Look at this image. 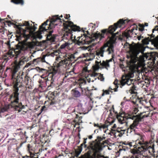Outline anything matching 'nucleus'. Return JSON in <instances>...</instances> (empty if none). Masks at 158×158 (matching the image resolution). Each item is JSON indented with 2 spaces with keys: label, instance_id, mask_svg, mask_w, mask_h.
<instances>
[{
  "label": "nucleus",
  "instance_id": "obj_1",
  "mask_svg": "<svg viewBox=\"0 0 158 158\" xmlns=\"http://www.w3.org/2000/svg\"><path fill=\"white\" fill-rule=\"evenodd\" d=\"M145 50V48L140 44H135L131 48L130 52L129 55H127V57L129 59L128 65L131 72L128 73L126 76H122L120 81L121 84L122 86L126 84L130 85L132 84V82L133 80L130 78L134 77V72L135 69L137 67L144 66V58H142V59H139L137 56L140 52L143 54Z\"/></svg>",
  "mask_w": 158,
  "mask_h": 158
},
{
  "label": "nucleus",
  "instance_id": "obj_2",
  "mask_svg": "<svg viewBox=\"0 0 158 158\" xmlns=\"http://www.w3.org/2000/svg\"><path fill=\"white\" fill-rule=\"evenodd\" d=\"M98 142L93 141L90 143L88 147L85 144L87 138L84 139L83 143L81 144V147L79 148V151L78 153L76 152L77 156L81 153L83 146L85 148H87V150H88L86 156H82L80 158H108V157L104 156L101 153L103 148L105 146L104 144L107 143L106 141L101 142V141L105 138L98 137Z\"/></svg>",
  "mask_w": 158,
  "mask_h": 158
},
{
  "label": "nucleus",
  "instance_id": "obj_3",
  "mask_svg": "<svg viewBox=\"0 0 158 158\" xmlns=\"http://www.w3.org/2000/svg\"><path fill=\"white\" fill-rule=\"evenodd\" d=\"M139 136V140L137 143L140 145L137 149H133L131 150L132 156H130V158H141V155L146 156L151 155L155 152L154 145L152 146L147 141H145L143 135L138 134Z\"/></svg>",
  "mask_w": 158,
  "mask_h": 158
},
{
  "label": "nucleus",
  "instance_id": "obj_4",
  "mask_svg": "<svg viewBox=\"0 0 158 158\" xmlns=\"http://www.w3.org/2000/svg\"><path fill=\"white\" fill-rule=\"evenodd\" d=\"M48 20H47L45 22L43 23L40 26L39 31L36 32H34L35 28L32 26H30L28 22L24 21L20 25L21 26H25L27 27L25 29H21V31L22 32L23 36L27 39H29L30 37H33L34 38L36 39H41L42 38L41 34L44 31H46V29L45 26L47 25V22Z\"/></svg>",
  "mask_w": 158,
  "mask_h": 158
},
{
  "label": "nucleus",
  "instance_id": "obj_5",
  "mask_svg": "<svg viewBox=\"0 0 158 158\" xmlns=\"http://www.w3.org/2000/svg\"><path fill=\"white\" fill-rule=\"evenodd\" d=\"M145 112L141 113L139 115H134L130 114H121L117 116V119L119 123L121 124H125L127 125V120L129 119L134 120L133 123L131 124L129 128L127 130V132H128L129 130H131L130 132H131L134 129L136 128L139 122L141 121L142 119L149 116L148 114L147 115L143 114Z\"/></svg>",
  "mask_w": 158,
  "mask_h": 158
},
{
  "label": "nucleus",
  "instance_id": "obj_6",
  "mask_svg": "<svg viewBox=\"0 0 158 158\" xmlns=\"http://www.w3.org/2000/svg\"><path fill=\"white\" fill-rule=\"evenodd\" d=\"M32 47V46L29 44L28 45L19 44L16 46V48L14 50L10 49L6 54V56L9 59L12 58H16L19 54H24L26 52L30 50Z\"/></svg>",
  "mask_w": 158,
  "mask_h": 158
},
{
  "label": "nucleus",
  "instance_id": "obj_7",
  "mask_svg": "<svg viewBox=\"0 0 158 158\" xmlns=\"http://www.w3.org/2000/svg\"><path fill=\"white\" fill-rule=\"evenodd\" d=\"M15 88L14 92L10 96V100L12 107L14 109L18 112H20L22 109L25 108L24 105H22L21 102V99L19 96V93H18V87Z\"/></svg>",
  "mask_w": 158,
  "mask_h": 158
},
{
  "label": "nucleus",
  "instance_id": "obj_8",
  "mask_svg": "<svg viewBox=\"0 0 158 158\" xmlns=\"http://www.w3.org/2000/svg\"><path fill=\"white\" fill-rule=\"evenodd\" d=\"M126 20H123V19H120L117 23L114 24V25L110 26L108 29L103 30L102 31L101 33H98L96 34H98V37L100 38V40L104 37V34L105 33H110L112 35V37L114 38L116 35H121V34H119V32H117L115 34L113 33L116 29L118 27H120L122 26L125 23Z\"/></svg>",
  "mask_w": 158,
  "mask_h": 158
},
{
  "label": "nucleus",
  "instance_id": "obj_9",
  "mask_svg": "<svg viewBox=\"0 0 158 158\" xmlns=\"http://www.w3.org/2000/svg\"><path fill=\"white\" fill-rule=\"evenodd\" d=\"M64 31L66 32L62 36L63 40H70L71 39L72 31H80V27L74 25L73 23L68 21L64 24Z\"/></svg>",
  "mask_w": 158,
  "mask_h": 158
},
{
  "label": "nucleus",
  "instance_id": "obj_10",
  "mask_svg": "<svg viewBox=\"0 0 158 158\" xmlns=\"http://www.w3.org/2000/svg\"><path fill=\"white\" fill-rule=\"evenodd\" d=\"M20 61L18 63H16L15 65L13 66L11 69L12 78L11 79L13 81V83L14 84V87H18V83L23 81V78L22 76V74L20 76L18 75L16 76L15 74L20 68L21 63Z\"/></svg>",
  "mask_w": 158,
  "mask_h": 158
},
{
  "label": "nucleus",
  "instance_id": "obj_11",
  "mask_svg": "<svg viewBox=\"0 0 158 158\" xmlns=\"http://www.w3.org/2000/svg\"><path fill=\"white\" fill-rule=\"evenodd\" d=\"M114 52V47L113 44H110L108 42L100 49L96 51V56H100L102 58L104 56V53L107 52L108 54H113Z\"/></svg>",
  "mask_w": 158,
  "mask_h": 158
},
{
  "label": "nucleus",
  "instance_id": "obj_12",
  "mask_svg": "<svg viewBox=\"0 0 158 158\" xmlns=\"http://www.w3.org/2000/svg\"><path fill=\"white\" fill-rule=\"evenodd\" d=\"M77 38L78 39L77 40V44L79 45L89 44L92 42L94 40L90 38L86 37L84 36L78 37Z\"/></svg>",
  "mask_w": 158,
  "mask_h": 158
},
{
  "label": "nucleus",
  "instance_id": "obj_13",
  "mask_svg": "<svg viewBox=\"0 0 158 158\" xmlns=\"http://www.w3.org/2000/svg\"><path fill=\"white\" fill-rule=\"evenodd\" d=\"M97 56V60L95 61V63L100 64V65L102 67L105 68L107 69L110 67L109 62L112 61V58L109 60H107L106 61L102 60V62L101 60L102 58L100 56Z\"/></svg>",
  "mask_w": 158,
  "mask_h": 158
},
{
  "label": "nucleus",
  "instance_id": "obj_14",
  "mask_svg": "<svg viewBox=\"0 0 158 158\" xmlns=\"http://www.w3.org/2000/svg\"><path fill=\"white\" fill-rule=\"evenodd\" d=\"M150 42L153 44L154 46L158 49V37L154 38L153 36H149L144 39L143 42L144 44H147Z\"/></svg>",
  "mask_w": 158,
  "mask_h": 158
},
{
  "label": "nucleus",
  "instance_id": "obj_15",
  "mask_svg": "<svg viewBox=\"0 0 158 158\" xmlns=\"http://www.w3.org/2000/svg\"><path fill=\"white\" fill-rule=\"evenodd\" d=\"M61 19L58 16V15L53 16L52 18H51V20L50 21V24L48 27L49 29H52L54 27V23L57 22H62L61 21Z\"/></svg>",
  "mask_w": 158,
  "mask_h": 158
},
{
  "label": "nucleus",
  "instance_id": "obj_16",
  "mask_svg": "<svg viewBox=\"0 0 158 158\" xmlns=\"http://www.w3.org/2000/svg\"><path fill=\"white\" fill-rule=\"evenodd\" d=\"M114 85H116V88H114L113 89H112L110 87L108 90H106L103 91V92L102 94V96H104L105 94H109L110 93H112L113 92L111 91V90H114V91H117V88L118 87V86L117 85L118 84V80L116 79L114 81Z\"/></svg>",
  "mask_w": 158,
  "mask_h": 158
},
{
  "label": "nucleus",
  "instance_id": "obj_17",
  "mask_svg": "<svg viewBox=\"0 0 158 158\" xmlns=\"http://www.w3.org/2000/svg\"><path fill=\"white\" fill-rule=\"evenodd\" d=\"M78 52H76L73 54L71 55H69L68 54H65L64 56V57H65V58L67 59V60H72L76 58L75 56L77 54Z\"/></svg>",
  "mask_w": 158,
  "mask_h": 158
},
{
  "label": "nucleus",
  "instance_id": "obj_18",
  "mask_svg": "<svg viewBox=\"0 0 158 158\" xmlns=\"http://www.w3.org/2000/svg\"><path fill=\"white\" fill-rule=\"evenodd\" d=\"M53 31H50L48 34L47 35V38L48 40L53 42L55 41L56 36L54 35H52V34Z\"/></svg>",
  "mask_w": 158,
  "mask_h": 158
},
{
  "label": "nucleus",
  "instance_id": "obj_19",
  "mask_svg": "<svg viewBox=\"0 0 158 158\" xmlns=\"http://www.w3.org/2000/svg\"><path fill=\"white\" fill-rule=\"evenodd\" d=\"M45 80H47L45 81L46 83H47L48 81H51V84L50 85L48 86V87L54 86L53 82L54 80L53 79V75L52 74H50L49 77L46 78Z\"/></svg>",
  "mask_w": 158,
  "mask_h": 158
},
{
  "label": "nucleus",
  "instance_id": "obj_20",
  "mask_svg": "<svg viewBox=\"0 0 158 158\" xmlns=\"http://www.w3.org/2000/svg\"><path fill=\"white\" fill-rule=\"evenodd\" d=\"M11 107V106L9 104L0 107V114L1 113H4L8 111V110Z\"/></svg>",
  "mask_w": 158,
  "mask_h": 158
},
{
  "label": "nucleus",
  "instance_id": "obj_21",
  "mask_svg": "<svg viewBox=\"0 0 158 158\" xmlns=\"http://www.w3.org/2000/svg\"><path fill=\"white\" fill-rule=\"evenodd\" d=\"M71 44L69 43L66 42L64 44H62L60 46V48L61 50L63 49L64 48H66L68 50L70 49V46Z\"/></svg>",
  "mask_w": 158,
  "mask_h": 158
},
{
  "label": "nucleus",
  "instance_id": "obj_22",
  "mask_svg": "<svg viewBox=\"0 0 158 158\" xmlns=\"http://www.w3.org/2000/svg\"><path fill=\"white\" fill-rule=\"evenodd\" d=\"M71 92L72 95L75 97L78 98L81 96V93L76 88L73 89Z\"/></svg>",
  "mask_w": 158,
  "mask_h": 158
},
{
  "label": "nucleus",
  "instance_id": "obj_23",
  "mask_svg": "<svg viewBox=\"0 0 158 158\" xmlns=\"http://www.w3.org/2000/svg\"><path fill=\"white\" fill-rule=\"evenodd\" d=\"M134 29H132L131 31L130 30H128L125 31L122 33V35L123 37H125L127 39H128L129 37H131L130 34L133 31Z\"/></svg>",
  "mask_w": 158,
  "mask_h": 158
},
{
  "label": "nucleus",
  "instance_id": "obj_24",
  "mask_svg": "<svg viewBox=\"0 0 158 158\" xmlns=\"http://www.w3.org/2000/svg\"><path fill=\"white\" fill-rule=\"evenodd\" d=\"M95 44H92L91 45H90L88 47L85 46L81 47V49L82 50H88L89 51L90 50H92L94 49L93 47L94 46Z\"/></svg>",
  "mask_w": 158,
  "mask_h": 158
},
{
  "label": "nucleus",
  "instance_id": "obj_25",
  "mask_svg": "<svg viewBox=\"0 0 158 158\" xmlns=\"http://www.w3.org/2000/svg\"><path fill=\"white\" fill-rule=\"evenodd\" d=\"M64 58L63 60H61L59 63V66H61L62 64H65L68 63V60L65 57H64Z\"/></svg>",
  "mask_w": 158,
  "mask_h": 158
},
{
  "label": "nucleus",
  "instance_id": "obj_26",
  "mask_svg": "<svg viewBox=\"0 0 158 158\" xmlns=\"http://www.w3.org/2000/svg\"><path fill=\"white\" fill-rule=\"evenodd\" d=\"M75 111V109L74 107L70 106L68 108L67 111L69 114L74 113Z\"/></svg>",
  "mask_w": 158,
  "mask_h": 158
},
{
  "label": "nucleus",
  "instance_id": "obj_27",
  "mask_svg": "<svg viewBox=\"0 0 158 158\" xmlns=\"http://www.w3.org/2000/svg\"><path fill=\"white\" fill-rule=\"evenodd\" d=\"M11 2L15 4H21V5L23 4V0H11Z\"/></svg>",
  "mask_w": 158,
  "mask_h": 158
},
{
  "label": "nucleus",
  "instance_id": "obj_28",
  "mask_svg": "<svg viewBox=\"0 0 158 158\" xmlns=\"http://www.w3.org/2000/svg\"><path fill=\"white\" fill-rule=\"evenodd\" d=\"M95 63V65L93 66L94 70L95 71L98 70L100 68L99 64L98 63Z\"/></svg>",
  "mask_w": 158,
  "mask_h": 158
},
{
  "label": "nucleus",
  "instance_id": "obj_29",
  "mask_svg": "<svg viewBox=\"0 0 158 158\" xmlns=\"http://www.w3.org/2000/svg\"><path fill=\"white\" fill-rule=\"evenodd\" d=\"M98 75V73H95V71H94L92 73L89 74L90 76L92 77H94V80L96 79V78H95V77Z\"/></svg>",
  "mask_w": 158,
  "mask_h": 158
},
{
  "label": "nucleus",
  "instance_id": "obj_30",
  "mask_svg": "<svg viewBox=\"0 0 158 158\" xmlns=\"http://www.w3.org/2000/svg\"><path fill=\"white\" fill-rule=\"evenodd\" d=\"M111 123H109V125H110ZM109 126L108 124H103L101 125V127H100L99 129H101V128L105 129L107 128Z\"/></svg>",
  "mask_w": 158,
  "mask_h": 158
},
{
  "label": "nucleus",
  "instance_id": "obj_31",
  "mask_svg": "<svg viewBox=\"0 0 158 158\" xmlns=\"http://www.w3.org/2000/svg\"><path fill=\"white\" fill-rule=\"evenodd\" d=\"M45 56H43V57L41 59H35L34 60V61L35 62L36 61H37L38 60H41L42 62H45Z\"/></svg>",
  "mask_w": 158,
  "mask_h": 158
},
{
  "label": "nucleus",
  "instance_id": "obj_32",
  "mask_svg": "<svg viewBox=\"0 0 158 158\" xmlns=\"http://www.w3.org/2000/svg\"><path fill=\"white\" fill-rule=\"evenodd\" d=\"M115 136H119V137H121L122 135V134L120 133L119 131H117V132L115 133Z\"/></svg>",
  "mask_w": 158,
  "mask_h": 158
},
{
  "label": "nucleus",
  "instance_id": "obj_33",
  "mask_svg": "<svg viewBox=\"0 0 158 158\" xmlns=\"http://www.w3.org/2000/svg\"><path fill=\"white\" fill-rule=\"evenodd\" d=\"M98 80H100L101 81H103L104 78L103 76V75L100 74V75L98 77Z\"/></svg>",
  "mask_w": 158,
  "mask_h": 158
},
{
  "label": "nucleus",
  "instance_id": "obj_34",
  "mask_svg": "<svg viewBox=\"0 0 158 158\" xmlns=\"http://www.w3.org/2000/svg\"><path fill=\"white\" fill-rule=\"evenodd\" d=\"M139 26L140 27L139 28V30L140 31H143L144 30V26L141 24H139Z\"/></svg>",
  "mask_w": 158,
  "mask_h": 158
},
{
  "label": "nucleus",
  "instance_id": "obj_35",
  "mask_svg": "<svg viewBox=\"0 0 158 158\" xmlns=\"http://www.w3.org/2000/svg\"><path fill=\"white\" fill-rule=\"evenodd\" d=\"M138 109L137 108H135L134 109L133 113L135 114L137 113L138 112Z\"/></svg>",
  "mask_w": 158,
  "mask_h": 158
},
{
  "label": "nucleus",
  "instance_id": "obj_36",
  "mask_svg": "<svg viewBox=\"0 0 158 158\" xmlns=\"http://www.w3.org/2000/svg\"><path fill=\"white\" fill-rule=\"evenodd\" d=\"M133 146L134 147V148H132V149H131V150L130 151L131 152V150L132 149H138V147H137V146L136 145H134Z\"/></svg>",
  "mask_w": 158,
  "mask_h": 158
},
{
  "label": "nucleus",
  "instance_id": "obj_37",
  "mask_svg": "<svg viewBox=\"0 0 158 158\" xmlns=\"http://www.w3.org/2000/svg\"><path fill=\"white\" fill-rule=\"evenodd\" d=\"M158 30V26H156L155 27V28L152 30V32H154V31Z\"/></svg>",
  "mask_w": 158,
  "mask_h": 158
},
{
  "label": "nucleus",
  "instance_id": "obj_38",
  "mask_svg": "<svg viewBox=\"0 0 158 158\" xmlns=\"http://www.w3.org/2000/svg\"><path fill=\"white\" fill-rule=\"evenodd\" d=\"M117 125L116 124H114L113 125V126L112 127V129L111 130H114V129H115L116 128Z\"/></svg>",
  "mask_w": 158,
  "mask_h": 158
},
{
  "label": "nucleus",
  "instance_id": "obj_39",
  "mask_svg": "<svg viewBox=\"0 0 158 158\" xmlns=\"http://www.w3.org/2000/svg\"><path fill=\"white\" fill-rule=\"evenodd\" d=\"M70 16L69 15H66L64 16L65 18L66 19H68L69 17Z\"/></svg>",
  "mask_w": 158,
  "mask_h": 158
},
{
  "label": "nucleus",
  "instance_id": "obj_40",
  "mask_svg": "<svg viewBox=\"0 0 158 158\" xmlns=\"http://www.w3.org/2000/svg\"><path fill=\"white\" fill-rule=\"evenodd\" d=\"M125 131V130H121L120 131H119L120 133L121 134H122V135H123V134L124 133V131Z\"/></svg>",
  "mask_w": 158,
  "mask_h": 158
},
{
  "label": "nucleus",
  "instance_id": "obj_41",
  "mask_svg": "<svg viewBox=\"0 0 158 158\" xmlns=\"http://www.w3.org/2000/svg\"><path fill=\"white\" fill-rule=\"evenodd\" d=\"M125 131V130H121L120 131H119L120 133L121 134H122V135H123V134L124 133V131Z\"/></svg>",
  "mask_w": 158,
  "mask_h": 158
},
{
  "label": "nucleus",
  "instance_id": "obj_42",
  "mask_svg": "<svg viewBox=\"0 0 158 158\" xmlns=\"http://www.w3.org/2000/svg\"><path fill=\"white\" fill-rule=\"evenodd\" d=\"M127 144L129 145L130 147H131L133 146L132 143V142H130L127 143Z\"/></svg>",
  "mask_w": 158,
  "mask_h": 158
},
{
  "label": "nucleus",
  "instance_id": "obj_43",
  "mask_svg": "<svg viewBox=\"0 0 158 158\" xmlns=\"http://www.w3.org/2000/svg\"><path fill=\"white\" fill-rule=\"evenodd\" d=\"M127 149V148H124L123 147L122 149H120L119 151H121L123 150L124 151H126Z\"/></svg>",
  "mask_w": 158,
  "mask_h": 158
},
{
  "label": "nucleus",
  "instance_id": "obj_44",
  "mask_svg": "<svg viewBox=\"0 0 158 158\" xmlns=\"http://www.w3.org/2000/svg\"><path fill=\"white\" fill-rule=\"evenodd\" d=\"M94 126L95 127H97L99 128L100 127H101V126H99L98 124H96L95 123L94 124Z\"/></svg>",
  "mask_w": 158,
  "mask_h": 158
},
{
  "label": "nucleus",
  "instance_id": "obj_45",
  "mask_svg": "<svg viewBox=\"0 0 158 158\" xmlns=\"http://www.w3.org/2000/svg\"><path fill=\"white\" fill-rule=\"evenodd\" d=\"M39 83L40 84H42V83L44 81L42 80H39Z\"/></svg>",
  "mask_w": 158,
  "mask_h": 158
},
{
  "label": "nucleus",
  "instance_id": "obj_46",
  "mask_svg": "<svg viewBox=\"0 0 158 158\" xmlns=\"http://www.w3.org/2000/svg\"><path fill=\"white\" fill-rule=\"evenodd\" d=\"M89 139H91L92 138V135H90L88 136Z\"/></svg>",
  "mask_w": 158,
  "mask_h": 158
},
{
  "label": "nucleus",
  "instance_id": "obj_47",
  "mask_svg": "<svg viewBox=\"0 0 158 158\" xmlns=\"http://www.w3.org/2000/svg\"><path fill=\"white\" fill-rule=\"evenodd\" d=\"M90 81H91L92 82H93L94 81V80L92 79V80H90V81H89V82H90Z\"/></svg>",
  "mask_w": 158,
  "mask_h": 158
},
{
  "label": "nucleus",
  "instance_id": "obj_48",
  "mask_svg": "<svg viewBox=\"0 0 158 158\" xmlns=\"http://www.w3.org/2000/svg\"><path fill=\"white\" fill-rule=\"evenodd\" d=\"M138 40H140V37H138Z\"/></svg>",
  "mask_w": 158,
  "mask_h": 158
},
{
  "label": "nucleus",
  "instance_id": "obj_49",
  "mask_svg": "<svg viewBox=\"0 0 158 158\" xmlns=\"http://www.w3.org/2000/svg\"><path fill=\"white\" fill-rule=\"evenodd\" d=\"M145 26H148V23H146L145 24Z\"/></svg>",
  "mask_w": 158,
  "mask_h": 158
},
{
  "label": "nucleus",
  "instance_id": "obj_50",
  "mask_svg": "<svg viewBox=\"0 0 158 158\" xmlns=\"http://www.w3.org/2000/svg\"><path fill=\"white\" fill-rule=\"evenodd\" d=\"M114 120H112V121H111V123H114Z\"/></svg>",
  "mask_w": 158,
  "mask_h": 158
},
{
  "label": "nucleus",
  "instance_id": "obj_51",
  "mask_svg": "<svg viewBox=\"0 0 158 158\" xmlns=\"http://www.w3.org/2000/svg\"><path fill=\"white\" fill-rule=\"evenodd\" d=\"M123 103H123V102H121V105H123Z\"/></svg>",
  "mask_w": 158,
  "mask_h": 158
},
{
  "label": "nucleus",
  "instance_id": "obj_52",
  "mask_svg": "<svg viewBox=\"0 0 158 158\" xmlns=\"http://www.w3.org/2000/svg\"><path fill=\"white\" fill-rule=\"evenodd\" d=\"M83 94L84 95H86V94H85L83 93Z\"/></svg>",
  "mask_w": 158,
  "mask_h": 158
},
{
  "label": "nucleus",
  "instance_id": "obj_53",
  "mask_svg": "<svg viewBox=\"0 0 158 158\" xmlns=\"http://www.w3.org/2000/svg\"><path fill=\"white\" fill-rule=\"evenodd\" d=\"M130 131H131V130H129V131L128 132H127V133H128V132H129V133H130L131 132H130Z\"/></svg>",
  "mask_w": 158,
  "mask_h": 158
},
{
  "label": "nucleus",
  "instance_id": "obj_54",
  "mask_svg": "<svg viewBox=\"0 0 158 158\" xmlns=\"http://www.w3.org/2000/svg\"><path fill=\"white\" fill-rule=\"evenodd\" d=\"M93 24H92V23H91L89 25H93Z\"/></svg>",
  "mask_w": 158,
  "mask_h": 158
},
{
  "label": "nucleus",
  "instance_id": "obj_55",
  "mask_svg": "<svg viewBox=\"0 0 158 158\" xmlns=\"http://www.w3.org/2000/svg\"><path fill=\"white\" fill-rule=\"evenodd\" d=\"M60 17H63V16H62V15H61L60 16Z\"/></svg>",
  "mask_w": 158,
  "mask_h": 158
},
{
  "label": "nucleus",
  "instance_id": "obj_56",
  "mask_svg": "<svg viewBox=\"0 0 158 158\" xmlns=\"http://www.w3.org/2000/svg\"><path fill=\"white\" fill-rule=\"evenodd\" d=\"M96 130H94V133H95V132H96Z\"/></svg>",
  "mask_w": 158,
  "mask_h": 158
},
{
  "label": "nucleus",
  "instance_id": "obj_57",
  "mask_svg": "<svg viewBox=\"0 0 158 158\" xmlns=\"http://www.w3.org/2000/svg\"><path fill=\"white\" fill-rule=\"evenodd\" d=\"M81 58V56H80L79 57H78V59L79 58Z\"/></svg>",
  "mask_w": 158,
  "mask_h": 158
},
{
  "label": "nucleus",
  "instance_id": "obj_58",
  "mask_svg": "<svg viewBox=\"0 0 158 158\" xmlns=\"http://www.w3.org/2000/svg\"><path fill=\"white\" fill-rule=\"evenodd\" d=\"M55 25H57V23H56V24H55Z\"/></svg>",
  "mask_w": 158,
  "mask_h": 158
},
{
  "label": "nucleus",
  "instance_id": "obj_59",
  "mask_svg": "<svg viewBox=\"0 0 158 158\" xmlns=\"http://www.w3.org/2000/svg\"><path fill=\"white\" fill-rule=\"evenodd\" d=\"M129 158H130V156H129Z\"/></svg>",
  "mask_w": 158,
  "mask_h": 158
}]
</instances>
